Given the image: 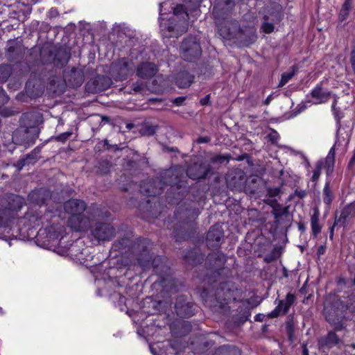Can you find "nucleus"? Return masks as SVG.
<instances>
[{
    "label": "nucleus",
    "instance_id": "nucleus-10",
    "mask_svg": "<svg viewBox=\"0 0 355 355\" xmlns=\"http://www.w3.org/2000/svg\"><path fill=\"white\" fill-rule=\"evenodd\" d=\"M257 39V36L252 29L250 28H241L235 40L239 43L240 45L248 47L254 43Z\"/></svg>",
    "mask_w": 355,
    "mask_h": 355
},
{
    "label": "nucleus",
    "instance_id": "nucleus-50",
    "mask_svg": "<svg viewBox=\"0 0 355 355\" xmlns=\"http://www.w3.org/2000/svg\"><path fill=\"white\" fill-rule=\"evenodd\" d=\"M126 126L128 129H131L133 127V125L131 123H128Z\"/></svg>",
    "mask_w": 355,
    "mask_h": 355
},
{
    "label": "nucleus",
    "instance_id": "nucleus-32",
    "mask_svg": "<svg viewBox=\"0 0 355 355\" xmlns=\"http://www.w3.org/2000/svg\"><path fill=\"white\" fill-rule=\"evenodd\" d=\"M284 303V300H280L279 304L277 305V306L272 311H271L268 314V315L270 318H276V317H277L280 313H282V305H283Z\"/></svg>",
    "mask_w": 355,
    "mask_h": 355
},
{
    "label": "nucleus",
    "instance_id": "nucleus-58",
    "mask_svg": "<svg viewBox=\"0 0 355 355\" xmlns=\"http://www.w3.org/2000/svg\"><path fill=\"white\" fill-rule=\"evenodd\" d=\"M321 252H322V250L320 249L319 252L321 253Z\"/></svg>",
    "mask_w": 355,
    "mask_h": 355
},
{
    "label": "nucleus",
    "instance_id": "nucleus-13",
    "mask_svg": "<svg viewBox=\"0 0 355 355\" xmlns=\"http://www.w3.org/2000/svg\"><path fill=\"white\" fill-rule=\"evenodd\" d=\"M114 67L117 71V78L121 80L127 79L131 73L130 62L125 58L119 59Z\"/></svg>",
    "mask_w": 355,
    "mask_h": 355
},
{
    "label": "nucleus",
    "instance_id": "nucleus-8",
    "mask_svg": "<svg viewBox=\"0 0 355 355\" xmlns=\"http://www.w3.org/2000/svg\"><path fill=\"white\" fill-rule=\"evenodd\" d=\"M324 315L327 321L331 324L336 331H341L345 329L346 325L343 322V317L338 314L333 309L324 308Z\"/></svg>",
    "mask_w": 355,
    "mask_h": 355
},
{
    "label": "nucleus",
    "instance_id": "nucleus-11",
    "mask_svg": "<svg viewBox=\"0 0 355 355\" xmlns=\"http://www.w3.org/2000/svg\"><path fill=\"white\" fill-rule=\"evenodd\" d=\"M112 83L110 77L98 75L93 80L88 82L84 89H110Z\"/></svg>",
    "mask_w": 355,
    "mask_h": 355
},
{
    "label": "nucleus",
    "instance_id": "nucleus-55",
    "mask_svg": "<svg viewBox=\"0 0 355 355\" xmlns=\"http://www.w3.org/2000/svg\"><path fill=\"white\" fill-rule=\"evenodd\" d=\"M154 132V131L153 130H151L150 132H149V134H153Z\"/></svg>",
    "mask_w": 355,
    "mask_h": 355
},
{
    "label": "nucleus",
    "instance_id": "nucleus-4",
    "mask_svg": "<svg viewBox=\"0 0 355 355\" xmlns=\"http://www.w3.org/2000/svg\"><path fill=\"white\" fill-rule=\"evenodd\" d=\"M24 205V200L19 196L11 195L8 197V207L0 208V225H6L11 218H14L16 213Z\"/></svg>",
    "mask_w": 355,
    "mask_h": 355
},
{
    "label": "nucleus",
    "instance_id": "nucleus-22",
    "mask_svg": "<svg viewBox=\"0 0 355 355\" xmlns=\"http://www.w3.org/2000/svg\"><path fill=\"white\" fill-rule=\"evenodd\" d=\"M338 337L336 334L335 332L330 331L327 337L324 339L322 341V346H327L329 347H331L332 346L336 345L338 343Z\"/></svg>",
    "mask_w": 355,
    "mask_h": 355
},
{
    "label": "nucleus",
    "instance_id": "nucleus-38",
    "mask_svg": "<svg viewBox=\"0 0 355 355\" xmlns=\"http://www.w3.org/2000/svg\"><path fill=\"white\" fill-rule=\"evenodd\" d=\"M351 8H352V2L345 0L343 4L342 5L341 9L349 11Z\"/></svg>",
    "mask_w": 355,
    "mask_h": 355
},
{
    "label": "nucleus",
    "instance_id": "nucleus-33",
    "mask_svg": "<svg viewBox=\"0 0 355 355\" xmlns=\"http://www.w3.org/2000/svg\"><path fill=\"white\" fill-rule=\"evenodd\" d=\"M349 61L354 74L355 75V42L352 44Z\"/></svg>",
    "mask_w": 355,
    "mask_h": 355
},
{
    "label": "nucleus",
    "instance_id": "nucleus-16",
    "mask_svg": "<svg viewBox=\"0 0 355 355\" xmlns=\"http://www.w3.org/2000/svg\"><path fill=\"white\" fill-rule=\"evenodd\" d=\"M330 98V93L324 90H311L306 95L305 103L320 104L327 101Z\"/></svg>",
    "mask_w": 355,
    "mask_h": 355
},
{
    "label": "nucleus",
    "instance_id": "nucleus-1",
    "mask_svg": "<svg viewBox=\"0 0 355 355\" xmlns=\"http://www.w3.org/2000/svg\"><path fill=\"white\" fill-rule=\"evenodd\" d=\"M234 7V0H219L214 6V17L221 21L218 24V33L226 40H235L241 29L239 22L231 17Z\"/></svg>",
    "mask_w": 355,
    "mask_h": 355
},
{
    "label": "nucleus",
    "instance_id": "nucleus-25",
    "mask_svg": "<svg viewBox=\"0 0 355 355\" xmlns=\"http://www.w3.org/2000/svg\"><path fill=\"white\" fill-rule=\"evenodd\" d=\"M69 82L71 83L73 89H77L83 83V77L80 73H73L70 75Z\"/></svg>",
    "mask_w": 355,
    "mask_h": 355
},
{
    "label": "nucleus",
    "instance_id": "nucleus-46",
    "mask_svg": "<svg viewBox=\"0 0 355 355\" xmlns=\"http://www.w3.org/2000/svg\"><path fill=\"white\" fill-rule=\"evenodd\" d=\"M355 163V150H354V155L351 159V160L349 161V166H352V164H354Z\"/></svg>",
    "mask_w": 355,
    "mask_h": 355
},
{
    "label": "nucleus",
    "instance_id": "nucleus-15",
    "mask_svg": "<svg viewBox=\"0 0 355 355\" xmlns=\"http://www.w3.org/2000/svg\"><path fill=\"white\" fill-rule=\"evenodd\" d=\"M160 27L165 37H177L175 32L179 31V28L178 23L175 16L170 17L164 22H161Z\"/></svg>",
    "mask_w": 355,
    "mask_h": 355
},
{
    "label": "nucleus",
    "instance_id": "nucleus-43",
    "mask_svg": "<svg viewBox=\"0 0 355 355\" xmlns=\"http://www.w3.org/2000/svg\"><path fill=\"white\" fill-rule=\"evenodd\" d=\"M275 93H272L271 94H270L267 98L264 101V104L265 105H268L270 101H272V99L274 98V95H275Z\"/></svg>",
    "mask_w": 355,
    "mask_h": 355
},
{
    "label": "nucleus",
    "instance_id": "nucleus-54",
    "mask_svg": "<svg viewBox=\"0 0 355 355\" xmlns=\"http://www.w3.org/2000/svg\"><path fill=\"white\" fill-rule=\"evenodd\" d=\"M24 89H28V83L26 84V86H25Z\"/></svg>",
    "mask_w": 355,
    "mask_h": 355
},
{
    "label": "nucleus",
    "instance_id": "nucleus-49",
    "mask_svg": "<svg viewBox=\"0 0 355 355\" xmlns=\"http://www.w3.org/2000/svg\"><path fill=\"white\" fill-rule=\"evenodd\" d=\"M54 12H55V14H58L56 10H53V9H51V11H50V13L53 15V14H54Z\"/></svg>",
    "mask_w": 355,
    "mask_h": 355
},
{
    "label": "nucleus",
    "instance_id": "nucleus-40",
    "mask_svg": "<svg viewBox=\"0 0 355 355\" xmlns=\"http://www.w3.org/2000/svg\"><path fill=\"white\" fill-rule=\"evenodd\" d=\"M336 100H334V103H333V104H332V106H331V107H332V110H333V112H334V114L335 117H336L338 120H339L340 116H338V111H337V110H336Z\"/></svg>",
    "mask_w": 355,
    "mask_h": 355
},
{
    "label": "nucleus",
    "instance_id": "nucleus-56",
    "mask_svg": "<svg viewBox=\"0 0 355 355\" xmlns=\"http://www.w3.org/2000/svg\"><path fill=\"white\" fill-rule=\"evenodd\" d=\"M352 347L353 348H355V344H352Z\"/></svg>",
    "mask_w": 355,
    "mask_h": 355
},
{
    "label": "nucleus",
    "instance_id": "nucleus-29",
    "mask_svg": "<svg viewBox=\"0 0 355 355\" xmlns=\"http://www.w3.org/2000/svg\"><path fill=\"white\" fill-rule=\"evenodd\" d=\"M274 11L270 15L275 14V18L277 21H280L282 19V8L279 3H274L271 8Z\"/></svg>",
    "mask_w": 355,
    "mask_h": 355
},
{
    "label": "nucleus",
    "instance_id": "nucleus-2",
    "mask_svg": "<svg viewBox=\"0 0 355 355\" xmlns=\"http://www.w3.org/2000/svg\"><path fill=\"white\" fill-rule=\"evenodd\" d=\"M64 210L71 215L68 220L69 225L75 231L85 230L89 223L87 217L82 215L85 210V203L77 199L70 200L64 203Z\"/></svg>",
    "mask_w": 355,
    "mask_h": 355
},
{
    "label": "nucleus",
    "instance_id": "nucleus-23",
    "mask_svg": "<svg viewBox=\"0 0 355 355\" xmlns=\"http://www.w3.org/2000/svg\"><path fill=\"white\" fill-rule=\"evenodd\" d=\"M173 14L175 17H182L183 18V23L186 24L188 13L184 5L177 4L173 8Z\"/></svg>",
    "mask_w": 355,
    "mask_h": 355
},
{
    "label": "nucleus",
    "instance_id": "nucleus-51",
    "mask_svg": "<svg viewBox=\"0 0 355 355\" xmlns=\"http://www.w3.org/2000/svg\"><path fill=\"white\" fill-rule=\"evenodd\" d=\"M314 89H322V87H321V86H320L319 84H318V85L314 87Z\"/></svg>",
    "mask_w": 355,
    "mask_h": 355
},
{
    "label": "nucleus",
    "instance_id": "nucleus-31",
    "mask_svg": "<svg viewBox=\"0 0 355 355\" xmlns=\"http://www.w3.org/2000/svg\"><path fill=\"white\" fill-rule=\"evenodd\" d=\"M323 168V162H318L316 164L315 168L313 171V173L312 175V181L315 182L317 181L320 175L321 170Z\"/></svg>",
    "mask_w": 355,
    "mask_h": 355
},
{
    "label": "nucleus",
    "instance_id": "nucleus-30",
    "mask_svg": "<svg viewBox=\"0 0 355 355\" xmlns=\"http://www.w3.org/2000/svg\"><path fill=\"white\" fill-rule=\"evenodd\" d=\"M323 192H324V198H323L324 202L326 205H329L332 202V193L329 189L328 184H325L324 189H323Z\"/></svg>",
    "mask_w": 355,
    "mask_h": 355
},
{
    "label": "nucleus",
    "instance_id": "nucleus-14",
    "mask_svg": "<svg viewBox=\"0 0 355 355\" xmlns=\"http://www.w3.org/2000/svg\"><path fill=\"white\" fill-rule=\"evenodd\" d=\"M194 81V76L187 71H180L175 76V85L180 89H188Z\"/></svg>",
    "mask_w": 355,
    "mask_h": 355
},
{
    "label": "nucleus",
    "instance_id": "nucleus-12",
    "mask_svg": "<svg viewBox=\"0 0 355 355\" xmlns=\"http://www.w3.org/2000/svg\"><path fill=\"white\" fill-rule=\"evenodd\" d=\"M210 168L205 164H195L191 165L187 169V175L193 180L205 178L208 174Z\"/></svg>",
    "mask_w": 355,
    "mask_h": 355
},
{
    "label": "nucleus",
    "instance_id": "nucleus-35",
    "mask_svg": "<svg viewBox=\"0 0 355 355\" xmlns=\"http://www.w3.org/2000/svg\"><path fill=\"white\" fill-rule=\"evenodd\" d=\"M71 132H64V133H62L60 135H59L58 137H57V139L60 141H65L67 139H69V137L71 135Z\"/></svg>",
    "mask_w": 355,
    "mask_h": 355
},
{
    "label": "nucleus",
    "instance_id": "nucleus-9",
    "mask_svg": "<svg viewBox=\"0 0 355 355\" xmlns=\"http://www.w3.org/2000/svg\"><path fill=\"white\" fill-rule=\"evenodd\" d=\"M158 68L153 62H144L137 67V76L140 78H151L157 73Z\"/></svg>",
    "mask_w": 355,
    "mask_h": 355
},
{
    "label": "nucleus",
    "instance_id": "nucleus-17",
    "mask_svg": "<svg viewBox=\"0 0 355 355\" xmlns=\"http://www.w3.org/2000/svg\"><path fill=\"white\" fill-rule=\"evenodd\" d=\"M355 216V202L351 203L343 208L339 217L336 218V223L344 224Z\"/></svg>",
    "mask_w": 355,
    "mask_h": 355
},
{
    "label": "nucleus",
    "instance_id": "nucleus-45",
    "mask_svg": "<svg viewBox=\"0 0 355 355\" xmlns=\"http://www.w3.org/2000/svg\"><path fill=\"white\" fill-rule=\"evenodd\" d=\"M146 194H147V195H148V196H155V195H157V194H159V192H157V191H150V190H148V189L146 191Z\"/></svg>",
    "mask_w": 355,
    "mask_h": 355
},
{
    "label": "nucleus",
    "instance_id": "nucleus-3",
    "mask_svg": "<svg viewBox=\"0 0 355 355\" xmlns=\"http://www.w3.org/2000/svg\"><path fill=\"white\" fill-rule=\"evenodd\" d=\"M182 58L189 62H194L202 55L200 44L196 36L189 35L184 38L180 45Z\"/></svg>",
    "mask_w": 355,
    "mask_h": 355
},
{
    "label": "nucleus",
    "instance_id": "nucleus-39",
    "mask_svg": "<svg viewBox=\"0 0 355 355\" xmlns=\"http://www.w3.org/2000/svg\"><path fill=\"white\" fill-rule=\"evenodd\" d=\"M210 141L209 137H200L197 139L198 144L208 143Z\"/></svg>",
    "mask_w": 355,
    "mask_h": 355
},
{
    "label": "nucleus",
    "instance_id": "nucleus-37",
    "mask_svg": "<svg viewBox=\"0 0 355 355\" xmlns=\"http://www.w3.org/2000/svg\"><path fill=\"white\" fill-rule=\"evenodd\" d=\"M8 101V96L6 95L3 90H0V106L7 103Z\"/></svg>",
    "mask_w": 355,
    "mask_h": 355
},
{
    "label": "nucleus",
    "instance_id": "nucleus-7",
    "mask_svg": "<svg viewBox=\"0 0 355 355\" xmlns=\"http://www.w3.org/2000/svg\"><path fill=\"white\" fill-rule=\"evenodd\" d=\"M224 234L220 225L212 226L207 235V243L209 248H215L219 247Z\"/></svg>",
    "mask_w": 355,
    "mask_h": 355
},
{
    "label": "nucleus",
    "instance_id": "nucleus-20",
    "mask_svg": "<svg viewBox=\"0 0 355 355\" xmlns=\"http://www.w3.org/2000/svg\"><path fill=\"white\" fill-rule=\"evenodd\" d=\"M20 51V46L13 40H9L6 49L7 56L10 60L14 61L17 59L18 52Z\"/></svg>",
    "mask_w": 355,
    "mask_h": 355
},
{
    "label": "nucleus",
    "instance_id": "nucleus-36",
    "mask_svg": "<svg viewBox=\"0 0 355 355\" xmlns=\"http://www.w3.org/2000/svg\"><path fill=\"white\" fill-rule=\"evenodd\" d=\"M349 11L340 9L338 17L340 21L346 20L349 16Z\"/></svg>",
    "mask_w": 355,
    "mask_h": 355
},
{
    "label": "nucleus",
    "instance_id": "nucleus-53",
    "mask_svg": "<svg viewBox=\"0 0 355 355\" xmlns=\"http://www.w3.org/2000/svg\"><path fill=\"white\" fill-rule=\"evenodd\" d=\"M255 319H256V320H260L259 315H257Z\"/></svg>",
    "mask_w": 355,
    "mask_h": 355
},
{
    "label": "nucleus",
    "instance_id": "nucleus-42",
    "mask_svg": "<svg viewBox=\"0 0 355 355\" xmlns=\"http://www.w3.org/2000/svg\"><path fill=\"white\" fill-rule=\"evenodd\" d=\"M209 95H207L205 98H201L200 103L202 105H206L209 103Z\"/></svg>",
    "mask_w": 355,
    "mask_h": 355
},
{
    "label": "nucleus",
    "instance_id": "nucleus-5",
    "mask_svg": "<svg viewBox=\"0 0 355 355\" xmlns=\"http://www.w3.org/2000/svg\"><path fill=\"white\" fill-rule=\"evenodd\" d=\"M49 55L57 67H63L71 58L70 50L62 46L50 49Z\"/></svg>",
    "mask_w": 355,
    "mask_h": 355
},
{
    "label": "nucleus",
    "instance_id": "nucleus-21",
    "mask_svg": "<svg viewBox=\"0 0 355 355\" xmlns=\"http://www.w3.org/2000/svg\"><path fill=\"white\" fill-rule=\"evenodd\" d=\"M311 226L313 236L316 237L321 231V226L319 224V212L315 210L311 218Z\"/></svg>",
    "mask_w": 355,
    "mask_h": 355
},
{
    "label": "nucleus",
    "instance_id": "nucleus-27",
    "mask_svg": "<svg viewBox=\"0 0 355 355\" xmlns=\"http://www.w3.org/2000/svg\"><path fill=\"white\" fill-rule=\"evenodd\" d=\"M264 21L263 22L261 29L262 32L265 34H270L275 30V26L272 23H270L266 21L268 19V17L265 15L263 17Z\"/></svg>",
    "mask_w": 355,
    "mask_h": 355
},
{
    "label": "nucleus",
    "instance_id": "nucleus-6",
    "mask_svg": "<svg viewBox=\"0 0 355 355\" xmlns=\"http://www.w3.org/2000/svg\"><path fill=\"white\" fill-rule=\"evenodd\" d=\"M92 235L98 241H105L112 239L115 235V230L109 224L98 223L92 230Z\"/></svg>",
    "mask_w": 355,
    "mask_h": 355
},
{
    "label": "nucleus",
    "instance_id": "nucleus-60",
    "mask_svg": "<svg viewBox=\"0 0 355 355\" xmlns=\"http://www.w3.org/2000/svg\"><path fill=\"white\" fill-rule=\"evenodd\" d=\"M0 89H2V87H0Z\"/></svg>",
    "mask_w": 355,
    "mask_h": 355
},
{
    "label": "nucleus",
    "instance_id": "nucleus-52",
    "mask_svg": "<svg viewBox=\"0 0 355 355\" xmlns=\"http://www.w3.org/2000/svg\"><path fill=\"white\" fill-rule=\"evenodd\" d=\"M132 89H142V88L141 87H139V86H136V87H134Z\"/></svg>",
    "mask_w": 355,
    "mask_h": 355
},
{
    "label": "nucleus",
    "instance_id": "nucleus-18",
    "mask_svg": "<svg viewBox=\"0 0 355 355\" xmlns=\"http://www.w3.org/2000/svg\"><path fill=\"white\" fill-rule=\"evenodd\" d=\"M323 162V168L326 169L327 175H329L334 171V162H335V150L333 146L324 160H321Z\"/></svg>",
    "mask_w": 355,
    "mask_h": 355
},
{
    "label": "nucleus",
    "instance_id": "nucleus-44",
    "mask_svg": "<svg viewBox=\"0 0 355 355\" xmlns=\"http://www.w3.org/2000/svg\"><path fill=\"white\" fill-rule=\"evenodd\" d=\"M269 137L272 141H275L278 137V135L276 132H274L272 134H270Z\"/></svg>",
    "mask_w": 355,
    "mask_h": 355
},
{
    "label": "nucleus",
    "instance_id": "nucleus-26",
    "mask_svg": "<svg viewBox=\"0 0 355 355\" xmlns=\"http://www.w3.org/2000/svg\"><path fill=\"white\" fill-rule=\"evenodd\" d=\"M295 300V297L292 293H288L286 297V300H284V303L282 305V313L285 314L288 312L290 307L292 306V304L294 303Z\"/></svg>",
    "mask_w": 355,
    "mask_h": 355
},
{
    "label": "nucleus",
    "instance_id": "nucleus-24",
    "mask_svg": "<svg viewBox=\"0 0 355 355\" xmlns=\"http://www.w3.org/2000/svg\"><path fill=\"white\" fill-rule=\"evenodd\" d=\"M216 355H240V352L234 347L223 346L218 349Z\"/></svg>",
    "mask_w": 355,
    "mask_h": 355
},
{
    "label": "nucleus",
    "instance_id": "nucleus-59",
    "mask_svg": "<svg viewBox=\"0 0 355 355\" xmlns=\"http://www.w3.org/2000/svg\"><path fill=\"white\" fill-rule=\"evenodd\" d=\"M1 311H2V309H1V308H0V312H1Z\"/></svg>",
    "mask_w": 355,
    "mask_h": 355
},
{
    "label": "nucleus",
    "instance_id": "nucleus-19",
    "mask_svg": "<svg viewBox=\"0 0 355 355\" xmlns=\"http://www.w3.org/2000/svg\"><path fill=\"white\" fill-rule=\"evenodd\" d=\"M298 69L297 65L293 64L289 68L288 71L283 73L281 76L278 87H282L285 85L298 71Z\"/></svg>",
    "mask_w": 355,
    "mask_h": 355
},
{
    "label": "nucleus",
    "instance_id": "nucleus-57",
    "mask_svg": "<svg viewBox=\"0 0 355 355\" xmlns=\"http://www.w3.org/2000/svg\"><path fill=\"white\" fill-rule=\"evenodd\" d=\"M321 252H322V250L320 249L319 252L321 253Z\"/></svg>",
    "mask_w": 355,
    "mask_h": 355
},
{
    "label": "nucleus",
    "instance_id": "nucleus-28",
    "mask_svg": "<svg viewBox=\"0 0 355 355\" xmlns=\"http://www.w3.org/2000/svg\"><path fill=\"white\" fill-rule=\"evenodd\" d=\"M10 76V68L8 66L0 65V83L6 82Z\"/></svg>",
    "mask_w": 355,
    "mask_h": 355
},
{
    "label": "nucleus",
    "instance_id": "nucleus-34",
    "mask_svg": "<svg viewBox=\"0 0 355 355\" xmlns=\"http://www.w3.org/2000/svg\"><path fill=\"white\" fill-rule=\"evenodd\" d=\"M32 90H23L17 95V98L21 101H28V93Z\"/></svg>",
    "mask_w": 355,
    "mask_h": 355
},
{
    "label": "nucleus",
    "instance_id": "nucleus-41",
    "mask_svg": "<svg viewBox=\"0 0 355 355\" xmlns=\"http://www.w3.org/2000/svg\"><path fill=\"white\" fill-rule=\"evenodd\" d=\"M184 97H178L173 100V103L177 105H180L184 102Z\"/></svg>",
    "mask_w": 355,
    "mask_h": 355
},
{
    "label": "nucleus",
    "instance_id": "nucleus-48",
    "mask_svg": "<svg viewBox=\"0 0 355 355\" xmlns=\"http://www.w3.org/2000/svg\"><path fill=\"white\" fill-rule=\"evenodd\" d=\"M303 355H309L308 349L306 347H304L303 349Z\"/></svg>",
    "mask_w": 355,
    "mask_h": 355
},
{
    "label": "nucleus",
    "instance_id": "nucleus-47",
    "mask_svg": "<svg viewBox=\"0 0 355 355\" xmlns=\"http://www.w3.org/2000/svg\"><path fill=\"white\" fill-rule=\"evenodd\" d=\"M101 119H102V121H103L105 122H109L110 121V119L107 116H101Z\"/></svg>",
    "mask_w": 355,
    "mask_h": 355
}]
</instances>
